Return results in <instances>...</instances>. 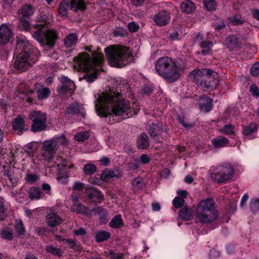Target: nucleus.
<instances>
[{"mask_svg":"<svg viewBox=\"0 0 259 259\" xmlns=\"http://www.w3.org/2000/svg\"><path fill=\"white\" fill-rule=\"evenodd\" d=\"M46 250L47 252L54 255L60 256L62 255V250L58 247H56L53 245H48L46 246Z\"/></svg>","mask_w":259,"mask_h":259,"instance_id":"38","label":"nucleus"},{"mask_svg":"<svg viewBox=\"0 0 259 259\" xmlns=\"http://www.w3.org/2000/svg\"><path fill=\"white\" fill-rule=\"evenodd\" d=\"M38 179V176L35 174H29L26 176V180L28 182H34Z\"/></svg>","mask_w":259,"mask_h":259,"instance_id":"59","label":"nucleus"},{"mask_svg":"<svg viewBox=\"0 0 259 259\" xmlns=\"http://www.w3.org/2000/svg\"><path fill=\"white\" fill-rule=\"evenodd\" d=\"M93 211L99 215V219L102 223H105L108 221V212L102 206L97 207L95 208Z\"/></svg>","mask_w":259,"mask_h":259,"instance_id":"23","label":"nucleus"},{"mask_svg":"<svg viewBox=\"0 0 259 259\" xmlns=\"http://www.w3.org/2000/svg\"><path fill=\"white\" fill-rule=\"evenodd\" d=\"M83 170L86 175H91L96 171L97 166L94 164L88 163L84 165Z\"/></svg>","mask_w":259,"mask_h":259,"instance_id":"40","label":"nucleus"},{"mask_svg":"<svg viewBox=\"0 0 259 259\" xmlns=\"http://www.w3.org/2000/svg\"><path fill=\"white\" fill-rule=\"evenodd\" d=\"M32 52H22L19 53L15 63V67L23 71L36 62L39 56V52L36 48H32Z\"/></svg>","mask_w":259,"mask_h":259,"instance_id":"8","label":"nucleus"},{"mask_svg":"<svg viewBox=\"0 0 259 259\" xmlns=\"http://www.w3.org/2000/svg\"><path fill=\"white\" fill-rule=\"evenodd\" d=\"M170 18L169 13L166 11H162L155 15L153 20L157 25L162 26L169 22Z\"/></svg>","mask_w":259,"mask_h":259,"instance_id":"16","label":"nucleus"},{"mask_svg":"<svg viewBox=\"0 0 259 259\" xmlns=\"http://www.w3.org/2000/svg\"><path fill=\"white\" fill-rule=\"evenodd\" d=\"M224 43L230 50H233L237 47L238 39L236 36L232 35L227 37Z\"/></svg>","mask_w":259,"mask_h":259,"instance_id":"29","label":"nucleus"},{"mask_svg":"<svg viewBox=\"0 0 259 259\" xmlns=\"http://www.w3.org/2000/svg\"><path fill=\"white\" fill-rule=\"evenodd\" d=\"M209 255L210 258L217 257L220 256V252L215 249H212L210 250Z\"/></svg>","mask_w":259,"mask_h":259,"instance_id":"64","label":"nucleus"},{"mask_svg":"<svg viewBox=\"0 0 259 259\" xmlns=\"http://www.w3.org/2000/svg\"><path fill=\"white\" fill-rule=\"evenodd\" d=\"M235 165L225 163L216 167L212 177L218 183H224L230 180L234 174Z\"/></svg>","mask_w":259,"mask_h":259,"instance_id":"9","label":"nucleus"},{"mask_svg":"<svg viewBox=\"0 0 259 259\" xmlns=\"http://www.w3.org/2000/svg\"><path fill=\"white\" fill-rule=\"evenodd\" d=\"M73 232L74 235L77 236H82L86 234L85 230L82 227L80 228L78 230H74Z\"/></svg>","mask_w":259,"mask_h":259,"instance_id":"62","label":"nucleus"},{"mask_svg":"<svg viewBox=\"0 0 259 259\" xmlns=\"http://www.w3.org/2000/svg\"><path fill=\"white\" fill-rule=\"evenodd\" d=\"M179 216L184 221H190L193 218V210L191 208L184 207L180 211Z\"/></svg>","mask_w":259,"mask_h":259,"instance_id":"26","label":"nucleus"},{"mask_svg":"<svg viewBox=\"0 0 259 259\" xmlns=\"http://www.w3.org/2000/svg\"><path fill=\"white\" fill-rule=\"evenodd\" d=\"M85 192L91 202L93 203H100L104 199V195L101 192L96 189L88 188Z\"/></svg>","mask_w":259,"mask_h":259,"instance_id":"15","label":"nucleus"},{"mask_svg":"<svg viewBox=\"0 0 259 259\" xmlns=\"http://www.w3.org/2000/svg\"><path fill=\"white\" fill-rule=\"evenodd\" d=\"M219 131L222 134L227 135H233L235 133L234 127L231 124H227L224 125Z\"/></svg>","mask_w":259,"mask_h":259,"instance_id":"45","label":"nucleus"},{"mask_svg":"<svg viewBox=\"0 0 259 259\" xmlns=\"http://www.w3.org/2000/svg\"><path fill=\"white\" fill-rule=\"evenodd\" d=\"M230 23L233 25H237L239 24H243L244 20L238 16H234L231 17L229 19Z\"/></svg>","mask_w":259,"mask_h":259,"instance_id":"49","label":"nucleus"},{"mask_svg":"<svg viewBox=\"0 0 259 259\" xmlns=\"http://www.w3.org/2000/svg\"><path fill=\"white\" fill-rule=\"evenodd\" d=\"M128 28L130 32H134L139 29V26L137 23L132 22L128 23Z\"/></svg>","mask_w":259,"mask_h":259,"instance_id":"57","label":"nucleus"},{"mask_svg":"<svg viewBox=\"0 0 259 259\" xmlns=\"http://www.w3.org/2000/svg\"><path fill=\"white\" fill-rule=\"evenodd\" d=\"M51 140L57 150L61 148L67 146L69 143L66 137L63 134L56 135Z\"/></svg>","mask_w":259,"mask_h":259,"instance_id":"20","label":"nucleus"},{"mask_svg":"<svg viewBox=\"0 0 259 259\" xmlns=\"http://www.w3.org/2000/svg\"><path fill=\"white\" fill-rule=\"evenodd\" d=\"M250 72L253 76L259 75V62L255 63L253 65L251 68Z\"/></svg>","mask_w":259,"mask_h":259,"instance_id":"55","label":"nucleus"},{"mask_svg":"<svg viewBox=\"0 0 259 259\" xmlns=\"http://www.w3.org/2000/svg\"><path fill=\"white\" fill-rule=\"evenodd\" d=\"M23 15L26 17H29L34 13V8L30 5H25L22 8Z\"/></svg>","mask_w":259,"mask_h":259,"instance_id":"44","label":"nucleus"},{"mask_svg":"<svg viewBox=\"0 0 259 259\" xmlns=\"http://www.w3.org/2000/svg\"><path fill=\"white\" fill-rule=\"evenodd\" d=\"M29 198L32 199H39L42 198V192L37 187H31L28 191Z\"/></svg>","mask_w":259,"mask_h":259,"instance_id":"34","label":"nucleus"},{"mask_svg":"<svg viewBox=\"0 0 259 259\" xmlns=\"http://www.w3.org/2000/svg\"><path fill=\"white\" fill-rule=\"evenodd\" d=\"M250 207L252 212H256L259 210V199H251L250 203Z\"/></svg>","mask_w":259,"mask_h":259,"instance_id":"48","label":"nucleus"},{"mask_svg":"<svg viewBox=\"0 0 259 259\" xmlns=\"http://www.w3.org/2000/svg\"><path fill=\"white\" fill-rule=\"evenodd\" d=\"M110 227L113 229H118L123 226V223L121 216L117 215L114 216L109 223Z\"/></svg>","mask_w":259,"mask_h":259,"instance_id":"33","label":"nucleus"},{"mask_svg":"<svg viewBox=\"0 0 259 259\" xmlns=\"http://www.w3.org/2000/svg\"><path fill=\"white\" fill-rule=\"evenodd\" d=\"M32 48H35L32 46L27 38L23 35H19L17 37L16 50L18 52L19 50L22 52H27L30 53L32 52Z\"/></svg>","mask_w":259,"mask_h":259,"instance_id":"14","label":"nucleus"},{"mask_svg":"<svg viewBox=\"0 0 259 259\" xmlns=\"http://www.w3.org/2000/svg\"><path fill=\"white\" fill-rule=\"evenodd\" d=\"M199 107L200 110L207 112L212 109V100L210 97H203L201 98L199 102Z\"/></svg>","mask_w":259,"mask_h":259,"instance_id":"22","label":"nucleus"},{"mask_svg":"<svg viewBox=\"0 0 259 259\" xmlns=\"http://www.w3.org/2000/svg\"><path fill=\"white\" fill-rule=\"evenodd\" d=\"M1 235L3 239L7 240H12L13 239V230L9 228H3L1 230Z\"/></svg>","mask_w":259,"mask_h":259,"instance_id":"41","label":"nucleus"},{"mask_svg":"<svg viewBox=\"0 0 259 259\" xmlns=\"http://www.w3.org/2000/svg\"><path fill=\"white\" fill-rule=\"evenodd\" d=\"M13 127L15 131H22L24 128L23 119L20 117L15 118L13 122Z\"/></svg>","mask_w":259,"mask_h":259,"instance_id":"39","label":"nucleus"},{"mask_svg":"<svg viewBox=\"0 0 259 259\" xmlns=\"http://www.w3.org/2000/svg\"><path fill=\"white\" fill-rule=\"evenodd\" d=\"M157 73L170 81H174L180 77L178 68L175 62L169 57H163L159 58L155 65Z\"/></svg>","mask_w":259,"mask_h":259,"instance_id":"7","label":"nucleus"},{"mask_svg":"<svg viewBox=\"0 0 259 259\" xmlns=\"http://www.w3.org/2000/svg\"><path fill=\"white\" fill-rule=\"evenodd\" d=\"M71 209L72 211L77 213L84 214L88 216H90L92 214L91 210L80 203H74L71 206Z\"/></svg>","mask_w":259,"mask_h":259,"instance_id":"21","label":"nucleus"},{"mask_svg":"<svg viewBox=\"0 0 259 259\" xmlns=\"http://www.w3.org/2000/svg\"><path fill=\"white\" fill-rule=\"evenodd\" d=\"M84 188L83 183L80 182H75L73 186V189L77 191H82Z\"/></svg>","mask_w":259,"mask_h":259,"instance_id":"61","label":"nucleus"},{"mask_svg":"<svg viewBox=\"0 0 259 259\" xmlns=\"http://www.w3.org/2000/svg\"><path fill=\"white\" fill-rule=\"evenodd\" d=\"M181 10L187 14L191 13L195 9L194 4L190 0H185L181 4Z\"/></svg>","mask_w":259,"mask_h":259,"instance_id":"28","label":"nucleus"},{"mask_svg":"<svg viewBox=\"0 0 259 259\" xmlns=\"http://www.w3.org/2000/svg\"><path fill=\"white\" fill-rule=\"evenodd\" d=\"M196 217L202 224L211 223L217 219L218 212L212 198H207L199 202L196 208Z\"/></svg>","mask_w":259,"mask_h":259,"instance_id":"6","label":"nucleus"},{"mask_svg":"<svg viewBox=\"0 0 259 259\" xmlns=\"http://www.w3.org/2000/svg\"><path fill=\"white\" fill-rule=\"evenodd\" d=\"M67 112L68 113L72 114H76L78 115H80L83 118L85 115L84 112L82 109L81 106L76 103H74L70 105L67 108Z\"/></svg>","mask_w":259,"mask_h":259,"instance_id":"24","label":"nucleus"},{"mask_svg":"<svg viewBox=\"0 0 259 259\" xmlns=\"http://www.w3.org/2000/svg\"><path fill=\"white\" fill-rule=\"evenodd\" d=\"M77 41V36L75 33H71L66 36L64 39V44L67 48L75 46Z\"/></svg>","mask_w":259,"mask_h":259,"instance_id":"27","label":"nucleus"},{"mask_svg":"<svg viewBox=\"0 0 259 259\" xmlns=\"http://www.w3.org/2000/svg\"><path fill=\"white\" fill-rule=\"evenodd\" d=\"M191 75L197 87L204 91L213 90L220 82L218 73L211 69L194 70Z\"/></svg>","mask_w":259,"mask_h":259,"instance_id":"4","label":"nucleus"},{"mask_svg":"<svg viewBox=\"0 0 259 259\" xmlns=\"http://www.w3.org/2000/svg\"><path fill=\"white\" fill-rule=\"evenodd\" d=\"M62 83L61 85L58 87V91L61 94H72L75 89V85L74 82L69 79L67 77L62 76L60 78Z\"/></svg>","mask_w":259,"mask_h":259,"instance_id":"13","label":"nucleus"},{"mask_svg":"<svg viewBox=\"0 0 259 259\" xmlns=\"http://www.w3.org/2000/svg\"><path fill=\"white\" fill-rule=\"evenodd\" d=\"M140 161L138 159H135L133 161L128 163V168L131 170H135L139 167Z\"/></svg>","mask_w":259,"mask_h":259,"instance_id":"54","label":"nucleus"},{"mask_svg":"<svg viewBox=\"0 0 259 259\" xmlns=\"http://www.w3.org/2000/svg\"><path fill=\"white\" fill-rule=\"evenodd\" d=\"M54 162L58 170L57 177L58 182L63 184L67 183L69 169L73 168L74 164L71 161L60 156L57 157Z\"/></svg>","mask_w":259,"mask_h":259,"instance_id":"10","label":"nucleus"},{"mask_svg":"<svg viewBox=\"0 0 259 259\" xmlns=\"http://www.w3.org/2000/svg\"><path fill=\"white\" fill-rule=\"evenodd\" d=\"M211 143L216 148L226 146L229 143V140L225 137H217L211 140Z\"/></svg>","mask_w":259,"mask_h":259,"instance_id":"31","label":"nucleus"},{"mask_svg":"<svg viewBox=\"0 0 259 259\" xmlns=\"http://www.w3.org/2000/svg\"><path fill=\"white\" fill-rule=\"evenodd\" d=\"M89 133L87 131L79 132L76 134L74 139L79 142H83L89 137Z\"/></svg>","mask_w":259,"mask_h":259,"instance_id":"47","label":"nucleus"},{"mask_svg":"<svg viewBox=\"0 0 259 259\" xmlns=\"http://www.w3.org/2000/svg\"><path fill=\"white\" fill-rule=\"evenodd\" d=\"M150 158L146 154H142L141 156V161L143 164H146L150 161Z\"/></svg>","mask_w":259,"mask_h":259,"instance_id":"63","label":"nucleus"},{"mask_svg":"<svg viewBox=\"0 0 259 259\" xmlns=\"http://www.w3.org/2000/svg\"><path fill=\"white\" fill-rule=\"evenodd\" d=\"M57 150L51 140L43 142L40 153L46 161H50L53 159Z\"/></svg>","mask_w":259,"mask_h":259,"instance_id":"12","label":"nucleus"},{"mask_svg":"<svg viewBox=\"0 0 259 259\" xmlns=\"http://www.w3.org/2000/svg\"><path fill=\"white\" fill-rule=\"evenodd\" d=\"M200 46L202 49L201 53L205 55L211 51L213 46V42L210 40H203L200 44Z\"/></svg>","mask_w":259,"mask_h":259,"instance_id":"37","label":"nucleus"},{"mask_svg":"<svg viewBox=\"0 0 259 259\" xmlns=\"http://www.w3.org/2000/svg\"><path fill=\"white\" fill-rule=\"evenodd\" d=\"M107 59L111 66L123 67L133 59L130 49L122 45H112L105 49Z\"/></svg>","mask_w":259,"mask_h":259,"instance_id":"3","label":"nucleus"},{"mask_svg":"<svg viewBox=\"0 0 259 259\" xmlns=\"http://www.w3.org/2000/svg\"><path fill=\"white\" fill-rule=\"evenodd\" d=\"M85 5L83 0H72L70 4V9L73 11L85 10Z\"/></svg>","mask_w":259,"mask_h":259,"instance_id":"32","label":"nucleus"},{"mask_svg":"<svg viewBox=\"0 0 259 259\" xmlns=\"http://www.w3.org/2000/svg\"><path fill=\"white\" fill-rule=\"evenodd\" d=\"M96 100L97 113L102 117L125 115L130 117L132 114V110L135 113L139 110L137 105L135 108L132 107L128 101L124 100L120 93L114 90L102 93L98 95Z\"/></svg>","mask_w":259,"mask_h":259,"instance_id":"1","label":"nucleus"},{"mask_svg":"<svg viewBox=\"0 0 259 259\" xmlns=\"http://www.w3.org/2000/svg\"><path fill=\"white\" fill-rule=\"evenodd\" d=\"M46 221L50 226H56L62 222L61 218L53 209L49 210L46 217Z\"/></svg>","mask_w":259,"mask_h":259,"instance_id":"18","label":"nucleus"},{"mask_svg":"<svg viewBox=\"0 0 259 259\" xmlns=\"http://www.w3.org/2000/svg\"><path fill=\"white\" fill-rule=\"evenodd\" d=\"M257 126L254 123H252L244 127L243 134L246 139H253L256 137Z\"/></svg>","mask_w":259,"mask_h":259,"instance_id":"19","label":"nucleus"},{"mask_svg":"<svg viewBox=\"0 0 259 259\" xmlns=\"http://www.w3.org/2000/svg\"><path fill=\"white\" fill-rule=\"evenodd\" d=\"M116 176L115 172L112 170H106L103 171L100 177L101 179L104 181H108L110 179Z\"/></svg>","mask_w":259,"mask_h":259,"instance_id":"46","label":"nucleus"},{"mask_svg":"<svg viewBox=\"0 0 259 259\" xmlns=\"http://www.w3.org/2000/svg\"><path fill=\"white\" fill-rule=\"evenodd\" d=\"M65 241L70 245V247L74 250H79L80 248L79 244L76 241L71 239H66Z\"/></svg>","mask_w":259,"mask_h":259,"instance_id":"53","label":"nucleus"},{"mask_svg":"<svg viewBox=\"0 0 259 259\" xmlns=\"http://www.w3.org/2000/svg\"><path fill=\"white\" fill-rule=\"evenodd\" d=\"M16 231L20 235L23 234L25 232V229L21 221H17L15 225Z\"/></svg>","mask_w":259,"mask_h":259,"instance_id":"50","label":"nucleus"},{"mask_svg":"<svg viewBox=\"0 0 259 259\" xmlns=\"http://www.w3.org/2000/svg\"><path fill=\"white\" fill-rule=\"evenodd\" d=\"M69 3L65 0L62 1L59 5L58 8V13L61 17H66L68 14L69 9Z\"/></svg>","mask_w":259,"mask_h":259,"instance_id":"36","label":"nucleus"},{"mask_svg":"<svg viewBox=\"0 0 259 259\" xmlns=\"http://www.w3.org/2000/svg\"><path fill=\"white\" fill-rule=\"evenodd\" d=\"M137 146L139 149H145L149 146V142L147 135L142 134L138 138L137 142Z\"/></svg>","mask_w":259,"mask_h":259,"instance_id":"25","label":"nucleus"},{"mask_svg":"<svg viewBox=\"0 0 259 259\" xmlns=\"http://www.w3.org/2000/svg\"><path fill=\"white\" fill-rule=\"evenodd\" d=\"M29 118L32 121L31 130L36 133L46 128V115L39 111H33L29 114Z\"/></svg>","mask_w":259,"mask_h":259,"instance_id":"11","label":"nucleus"},{"mask_svg":"<svg viewBox=\"0 0 259 259\" xmlns=\"http://www.w3.org/2000/svg\"><path fill=\"white\" fill-rule=\"evenodd\" d=\"M203 5L205 9L209 11L215 10L217 7L215 0H203Z\"/></svg>","mask_w":259,"mask_h":259,"instance_id":"43","label":"nucleus"},{"mask_svg":"<svg viewBox=\"0 0 259 259\" xmlns=\"http://www.w3.org/2000/svg\"><path fill=\"white\" fill-rule=\"evenodd\" d=\"M12 31L9 26L3 24L0 26V44L5 45L8 43L12 36Z\"/></svg>","mask_w":259,"mask_h":259,"instance_id":"17","label":"nucleus"},{"mask_svg":"<svg viewBox=\"0 0 259 259\" xmlns=\"http://www.w3.org/2000/svg\"><path fill=\"white\" fill-rule=\"evenodd\" d=\"M143 184V180L141 178H137L133 181V185L136 188L140 187Z\"/></svg>","mask_w":259,"mask_h":259,"instance_id":"60","label":"nucleus"},{"mask_svg":"<svg viewBox=\"0 0 259 259\" xmlns=\"http://www.w3.org/2000/svg\"><path fill=\"white\" fill-rule=\"evenodd\" d=\"M110 233L106 231H100L97 232L96 237L97 242H102L108 239L110 237Z\"/></svg>","mask_w":259,"mask_h":259,"instance_id":"42","label":"nucleus"},{"mask_svg":"<svg viewBox=\"0 0 259 259\" xmlns=\"http://www.w3.org/2000/svg\"><path fill=\"white\" fill-rule=\"evenodd\" d=\"M20 25L24 30L30 31L33 37L42 45L52 47L58 38L56 31L54 29H47L43 22L31 26L28 20L21 18Z\"/></svg>","mask_w":259,"mask_h":259,"instance_id":"2","label":"nucleus"},{"mask_svg":"<svg viewBox=\"0 0 259 259\" xmlns=\"http://www.w3.org/2000/svg\"><path fill=\"white\" fill-rule=\"evenodd\" d=\"M162 132L161 126L160 124L157 125L155 123L152 124L149 129V133L152 137H155L160 135Z\"/></svg>","mask_w":259,"mask_h":259,"instance_id":"35","label":"nucleus"},{"mask_svg":"<svg viewBox=\"0 0 259 259\" xmlns=\"http://www.w3.org/2000/svg\"><path fill=\"white\" fill-rule=\"evenodd\" d=\"M5 216V209L4 207V201L0 198V220H3Z\"/></svg>","mask_w":259,"mask_h":259,"instance_id":"56","label":"nucleus"},{"mask_svg":"<svg viewBox=\"0 0 259 259\" xmlns=\"http://www.w3.org/2000/svg\"><path fill=\"white\" fill-rule=\"evenodd\" d=\"M36 92L38 99L40 100L48 98L51 94L50 89L44 87L41 88L36 87Z\"/></svg>","mask_w":259,"mask_h":259,"instance_id":"30","label":"nucleus"},{"mask_svg":"<svg viewBox=\"0 0 259 259\" xmlns=\"http://www.w3.org/2000/svg\"><path fill=\"white\" fill-rule=\"evenodd\" d=\"M184 203V200L180 197H176L172 201L174 206L177 208L181 207Z\"/></svg>","mask_w":259,"mask_h":259,"instance_id":"51","label":"nucleus"},{"mask_svg":"<svg viewBox=\"0 0 259 259\" xmlns=\"http://www.w3.org/2000/svg\"><path fill=\"white\" fill-rule=\"evenodd\" d=\"M250 92L253 96L255 97H259V90L255 84L250 86Z\"/></svg>","mask_w":259,"mask_h":259,"instance_id":"58","label":"nucleus"},{"mask_svg":"<svg viewBox=\"0 0 259 259\" xmlns=\"http://www.w3.org/2000/svg\"><path fill=\"white\" fill-rule=\"evenodd\" d=\"M92 47H87L85 50L91 53V55L84 52L79 54L74 58V67L78 71H89L95 70L102 62L103 54L99 52L92 51Z\"/></svg>","mask_w":259,"mask_h":259,"instance_id":"5","label":"nucleus"},{"mask_svg":"<svg viewBox=\"0 0 259 259\" xmlns=\"http://www.w3.org/2000/svg\"><path fill=\"white\" fill-rule=\"evenodd\" d=\"M109 256L110 259H124L123 253L120 252L116 253L110 250L109 252Z\"/></svg>","mask_w":259,"mask_h":259,"instance_id":"52","label":"nucleus"}]
</instances>
